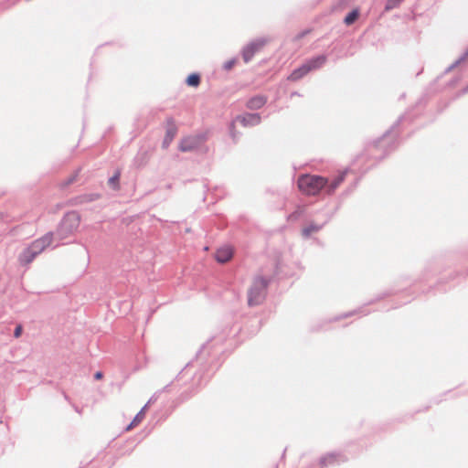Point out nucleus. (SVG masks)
Masks as SVG:
<instances>
[{"mask_svg": "<svg viewBox=\"0 0 468 468\" xmlns=\"http://www.w3.org/2000/svg\"><path fill=\"white\" fill-rule=\"evenodd\" d=\"M99 197L100 196L98 194H90V195H85V196L81 197L80 198L82 199L83 202H91V201L98 199Z\"/></svg>", "mask_w": 468, "mask_h": 468, "instance_id": "24", "label": "nucleus"}, {"mask_svg": "<svg viewBox=\"0 0 468 468\" xmlns=\"http://www.w3.org/2000/svg\"><path fill=\"white\" fill-rule=\"evenodd\" d=\"M147 407V404H145L142 409L141 410L135 415V417L133 418V421L130 423V425L128 426L127 430H129L132 426L133 425H136L138 424L139 422L142 421V420L144 419V410L146 409Z\"/></svg>", "mask_w": 468, "mask_h": 468, "instance_id": "19", "label": "nucleus"}, {"mask_svg": "<svg viewBox=\"0 0 468 468\" xmlns=\"http://www.w3.org/2000/svg\"><path fill=\"white\" fill-rule=\"evenodd\" d=\"M235 63H236V58H231V59H229V60H227V61L223 64V69H224L225 70H229V69H231L234 67Z\"/></svg>", "mask_w": 468, "mask_h": 468, "instance_id": "25", "label": "nucleus"}, {"mask_svg": "<svg viewBox=\"0 0 468 468\" xmlns=\"http://www.w3.org/2000/svg\"><path fill=\"white\" fill-rule=\"evenodd\" d=\"M229 132H230V135L231 137L233 138L234 141H236L237 139V135H236V132H235V124H234V122L230 123V126H229Z\"/></svg>", "mask_w": 468, "mask_h": 468, "instance_id": "27", "label": "nucleus"}, {"mask_svg": "<svg viewBox=\"0 0 468 468\" xmlns=\"http://www.w3.org/2000/svg\"><path fill=\"white\" fill-rule=\"evenodd\" d=\"M76 177H77V174L69 177L67 182H66V185H69V184H72L75 180H76Z\"/></svg>", "mask_w": 468, "mask_h": 468, "instance_id": "29", "label": "nucleus"}, {"mask_svg": "<svg viewBox=\"0 0 468 468\" xmlns=\"http://www.w3.org/2000/svg\"><path fill=\"white\" fill-rule=\"evenodd\" d=\"M346 461L341 453L331 452L323 457L319 461L320 468H325L328 465L344 463Z\"/></svg>", "mask_w": 468, "mask_h": 468, "instance_id": "8", "label": "nucleus"}, {"mask_svg": "<svg viewBox=\"0 0 468 468\" xmlns=\"http://www.w3.org/2000/svg\"><path fill=\"white\" fill-rule=\"evenodd\" d=\"M17 0H8L7 1V4H4L3 5V8H8L10 7L11 5H14L16 3Z\"/></svg>", "mask_w": 468, "mask_h": 468, "instance_id": "28", "label": "nucleus"}, {"mask_svg": "<svg viewBox=\"0 0 468 468\" xmlns=\"http://www.w3.org/2000/svg\"><path fill=\"white\" fill-rule=\"evenodd\" d=\"M323 228V225L317 224H310L307 227L303 228L302 230L303 237L307 239L311 236L313 232H317Z\"/></svg>", "mask_w": 468, "mask_h": 468, "instance_id": "15", "label": "nucleus"}, {"mask_svg": "<svg viewBox=\"0 0 468 468\" xmlns=\"http://www.w3.org/2000/svg\"><path fill=\"white\" fill-rule=\"evenodd\" d=\"M168 122L172 124L171 127H169L166 131V135H165V140H172L174 138V136L176 135V128L174 126V121L172 118H169L168 119Z\"/></svg>", "mask_w": 468, "mask_h": 468, "instance_id": "23", "label": "nucleus"}, {"mask_svg": "<svg viewBox=\"0 0 468 468\" xmlns=\"http://www.w3.org/2000/svg\"><path fill=\"white\" fill-rule=\"evenodd\" d=\"M102 377H103V374H102V372H101V371H98V372H96V373L94 374V378H95V379H97V380H99V379L102 378Z\"/></svg>", "mask_w": 468, "mask_h": 468, "instance_id": "30", "label": "nucleus"}, {"mask_svg": "<svg viewBox=\"0 0 468 468\" xmlns=\"http://www.w3.org/2000/svg\"><path fill=\"white\" fill-rule=\"evenodd\" d=\"M345 176H346V172H343V173L339 174L337 176H335L330 183L327 182L328 193L334 192L339 186V185L344 181Z\"/></svg>", "mask_w": 468, "mask_h": 468, "instance_id": "14", "label": "nucleus"}, {"mask_svg": "<svg viewBox=\"0 0 468 468\" xmlns=\"http://www.w3.org/2000/svg\"><path fill=\"white\" fill-rule=\"evenodd\" d=\"M269 280L260 276L253 280L248 291V305L250 307L260 305L263 303L267 293Z\"/></svg>", "mask_w": 468, "mask_h": 468, "instance_id": "3", "label": "nucleus"}, {"mask_svg": "<svg viewBox=\"0 0 468 468\" xmlns=\"http://www.w3.org/2000/svg\"><path fill=\"white\" fill-rule=\"evenodd\" d=\"M37 256V252L33 250L28 245L23 251L19 254L18 261L21 265H27L31 263L36 257Z\"/></svg>", "mask_w": 468, "mask_h": 468, "instance_id": "10", "label": "nucleus"}, {"mask_svg": "<svg viewBox=\"0 0 468 468\" xmlns=\"http://www.w3.org/2000/svg\"><path fill=\"white\" fill-rule=\"evenodd\" d=\"M326 61H327L326 55H319V56L313 57V58H309L308 60H306L305 63H306L307 67L310 68V71H311L314 69H320L321 67H323L325 64Z\"/></svg>", "mask_w": 468, "mask_h": 468, "instance_id": "12", "label": "nucleus"}, {"mask_svg": "<svg viewBox=\"0 0 468 468\" xmlns=\"http://www.w3.org/2000/svg\"><path fill=\"white\" fill-rule=\"evenodd\" d=\"M120 176L121 172L117 170L112 176H111L108 180L109 186L113 190H119L120 189Z\"/></svg>", "mask_w": 468, "mask_h": 468, "instance_id": "16", "label": "nucleus"}, {"mask_svg": "<svg viewBox=\"0 0 468 468\" xmlns=\"http://www.w3.org/2000/svg\"><path fill=\"white\" fill-rule=\"evenodd\" d=\"M297 184L303 193L314 196L327 185V179L320 176L303 175L298 178Z\"/></svg>", "mask_w": 468, "mask_h": 468, "instance_id": "2", "label": "nucleus"}, {"mask_svg": "<svg viewBox=\"0 0 468 468\" xmlns=\"http://www.w3.org/2000/svg\"><path fill=\"white\" fill-rule=\"evenodd\" d=\"M207 140V133L189 135L180 141L178 148L181 152H191L199 148Z\"/></svg>", "mask_w": 468, "mask_h": 468, "instance_id": "4", "label": "nucleus"}, {"mask_svg": "<svg viewBox=\"0 0 468 468\" xmlns=\"http://www.w3.org/2000/svg\"><path fill=\"white\" fill-rule=\"evenodd\" d=\"M468 58V49L459 58H457L452 64H451L446 69L445 72H450L454 68H456L459 64H461L463 61H464Z\"/></svg>", "mask_w": 468, "mask_h": 468, "instance_id": "20", "label": "nucleus"}, {"mask_svg": "<svg viewBox=\"0 0 468 468\" xmlns=\"http://www.w3.org/2000/svg\"><path fill=\"white\" fill-rule=\"evenodd\" d=\"M267 102V97L264 95H256L251 97L246 103L250 110H259L263 107Z\"/></svg>", "mask_w": 468, "mask_h": 468, "instance_id": "11", "label": "nucleus"}, {"mask_svg": "<svg viewBox=\"0 0 468 468\" xmlns=\"http://www.w3.org/2000/svg\"><path fill=\"white\" fill-rule=\"evenodd\" d=\"M54 238V232L48 231L42 237L35 239L30 243V248L39 255L42 251L45 250L48 247L52 244Z\"/></svg>", "mask_w": 468, "mask_h": 468, "instance_id": "6", "label": "nucleus"}, {"mask_svg": "<svg viewBox=\"0 0 468 468\" xmlns=\"http://www.w3.org/2000/svg\"><path fill=\"white\" fill-rule=\"evenodd\" d=\"M22 331H23L22 325L21 324L16 325V327L15 328V331H14V336L16 338H18L21 335Z\"/></svg>", "mask_w": 468, "mask_h": 468, "instance_id": "26", "label": "nucleus"}, {"mask_svg": "<svg viewBox=\"0 0 468 468\" xmlns=\"http://www.w3.org/2000/svg\"><path fill=\"white\" fill-rule=\"evenodd\" d=\"M235 122H239L244 127L255 126L261 123V117L260 113L247 112L242 115H238L235 119Z\"/></svg>", "mask_w": 468, "mask_h": 468, "instance_id": "7", "label": "nucleus"}, {"mask_svg": "<svg viewBox=\"0 0 468 468\" xmlns=\"http://www.w3.org/2000/svg\"><path fill=\"white\" fill-rule=\"evenodd\" d=\"M186 83L191 87H197L200 83V76L197 73H191L187 76Z\"/></svg>", "mask_w": 468, "mask_h": 468, "instance_id": "18", "label": "nucleus"}, {"mask_svg": "<svg viewBox=\"0 0 468 468\" xmlns=\"http://www.w3.org/2000/svg\"><path fill=\"white\" fill-rule=\"evenodd\" d=\"M80 216L76 211H70L64 215L59 222L54 236L58 240H63L72 235L79 228Z\"/></svg>", "mask_w": 468, "mask_h": 468, "instance_id": "1", "label": "nucleus"}, {"mask_svg": "<svg viewBox=\"0 0 468 468\" xmlns=\"http://www.w3.org/2000/svg\"><path fill=\"white\" fill-rule=\"evenodd\" d=\"M310 72V68L307 67L306 63H303L297 69H293L288 77V80L292 81H297Z\"/></svg>", "mask_w": 468, "mask_h": 468, "instance_id": "13", "label": "nucleus"}, {"mask_svg": "<svg viewBox=\"0 0 468 468\" xmlns=\"http://www.w3.org/2000/svg\"><path fill=\"white\" fill-rule=\"evenodd\" d=\"M297 217V213L296 212H293L292 213L290 216H289V218H296Z\"/></svg>", "mask_w": 468, "mask_h": 468, "instance_id": "31", "label": "nucleus"}, {"mask_svg": "<svg viewBox=\"0 0 468 468\" xmlns=\"http://www.w3.org/2000/svg\"><path fill=\"white\" fill-rule=\"evenodd\" d=\"M403 0H387L385 5V11L388 12L399 6Z\"/></svg>", "mask_w": 468, "mask_h": 468, "instance_id": "22", "label": "nucleus"}, {"mask_svg": "<svg viewBox=\"0 0 468 468\" xmlns=\"http://www.w3.org/2000/svg\"><path fill=\"white\" fill-rule=\"evenodd\" d=\"M265 44L266 40L264 38H257L246 45L241 50L244 62H250L254 55L259 52Z\"/></svg>", "mask_w": 468, "mask_h": 468, "instance_id": "5", "label": "nucleus"}, {"mask_svg": "<svg viewBox=\"0 0 468 468\" xmlns=\"http://www.w3.org/2000/svg\"><path fill=\"white\" fill-rule=\"evenodd\" d=\"M400 121H401V118H400V119H399V120L396 122V123H395V124L390 128V130L387 131V132L383 134L382 138H380V139L378 141V143H377V144H378V145H379V146L384 145V144H385V143H386V141L388 140V138L389 134L391 133V131H392L396 126H398V125H399V123L400 122Z\"/></svg>", "mask_w": 468, "mask_h": 468, "instance_id": "21", "label": "nucleus"}, {"mask_svg": "<svg viewBox=\"0 0 468 468\" xmlns=\"http://www.w3.org/2000/svg\"><path fill=\"white\" fill-rule=\"evenodd\" d=\"M233 256V250L230 247L225 246L217 250L215 259L219 263L228 262Z\"/></svg>", "mask_w": 468, "mask_h": 468, "instance_id": "9", "label": "nucleus"}, {"mask_svg": "<svg viewBox=\"0 0 468 468\" xmlns=\"http://www.w3.org/2000/svg\"><path fill=\"white\" fill-rule=\"evenodd\" d=\"M463 92H468V85L463 89Z\"/></svg>", "mask_w": 468, "mask_h": 468, "instance_id": "32", "label": "nucleus"}, {"mask_svg": "<svg viewBox=\"0 0 468 468\" xmlns=\"http://www.w3.org/2000/svg\"><path fill=\"white\" fill-rule=\"evenodd\" d=\"M359 16V10L358 9H353L351 12H349L345 19H344V23L346 25V26H350L352 25L353 23H355V21L358 18Z\"/></svg>", "mask_w": 468, "mask_h": 468, "instance_id": "17", "label": "nucleus"}]
</instances>
